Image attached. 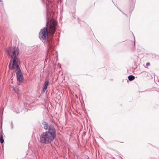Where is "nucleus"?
I'll list each match as a JSON object with an SVG mask.
<instances>
[{"label":"nucleus","instance_id":"6","mask_svg":"<svg viewBox=\"0 0 159 159\" xmlns=\"http://www.w3.org/2000/svg\"><path fill=\"white\" fill-rule=\"evenodd\" d=\"M43 127L44 128V129L45 130H49V126L51 125H48V123L45 122H44L43 123Z\"/></svg>","mask_w":159,"mask_h":159},{"label":"nucleus","instance_id":"5","mask_svg":"<svg viewBox=\"0 0 159 159\" xmlns=\"http://www.w3.org/2000/svg\"><path fill=\"white\" fill-rule=\"evenodd\" d=\"M14 69H16V77L18 80L20 82H22L23 80V77L20 68L19 64L16 65L12 70Z\"/></svg>","mask_w":159,"mask_h":159},{"label":"nucleus","instance_id":"4","mask_svg":"<svg viewBox=\"0 0 159 159\" xmlns=\"http://www.w3.org/2000/svg\"><path fill=\"white\" fill-rule=\"evenodd\" d=\"M48 31L47 28H44L41 30L39 33V37L44 42L45 44L47 45L49 48H52V45L50 43L48 39Z\"/></svg>","mask_w":159,"mask_h":159},{"label":"nucleus","instance_id":"9","mask_svg":"<svg viewBox=\"0 0 159 159\" xmlns=\"http://www.w3.org/2000/svg\"><path fill=\"white\" fill-rule=\"evenodd\" d=\"M0 142L1 143H3L4 140L3 139V136H0Z\"/></svg>","mask_w":159,"mask_h":159},{"label":"nucleus","instance_id":"10","mask_svg":"<svg viewBox=\"0 0 159 159\" xmlns=\"http://www.w3.org/2000/svg\"><path fill=\"white\" fill-rule=\"evenodd\" d=\"M3 132L2 130H1L0 132V136H3Z\"/></svg>","mask_w":159,"mask_h":159},{"label":"nucleus","instance_id":"8","mask_svg":"<svg viewBox=\"0 0 159 159\" xmlns=\"http://www.w3.org/2000/svg\"><path fill=\"white\" fill-rule=\"evenodd\" d=\"M128 78L129 80L132 81L134 79L135 77L133 75H130L128 77Z\"/></svg>","mask_w":159,"mask_h":159},{"label":"nucleus","instance_id":"14","mask_svg":"<svg viewBox=\"0 0 159 159\" xmlns=\"http://www.w3.org/2000/svg\"><path fill=\"white\" fill-rule=\"evenodd\" d=\"M0 2H2V0H0Z\"/></svg>","mask_w":159,"mask_h":159},{"label":"nucleus","instance_id":"7","mask_svg":"<svg viewBox=\"0 0 159 159\" xmlns=\"http://www.w3.org/2000/svg\"><path fill=\"white\" fill-rule=\"evenodd\" d=\"M49 81L48 80L46 81L44 85L43 89H46L48 86V85Z\"/></svg>","mask_w":159,"mask_h":159},{"label":"nucleus","instance_id":"12","mask_svg":"<svg viewBox=\"0 0 159 159\" xmlns=\"http://www.w3.org/2000/svg\"><path fill=\"white\" fill-rule=\"evenodd\" d=\"M150 63L149 62H147V63H146V66H149L150 65Z\"/></svg>","mask_w":159,"mask_h":159},{"label":"nucleus","instance_id":"11","mask_svg":"<svg viewBox=\"0 0 159 159\" xmlns=\"http://www.w3.org/2000/svg\"><path fill=\"white\" fill-rule=\"evenodd\" d=\"M11 128L12 129H13V123L12 122H11Z\"/></svg>","mask_w":159,"mask_h":159},{"label":"nucleus","instance_id":"3","mask_svg":"<svg viewBox=\"0 0 159 159\" xmlns=\"http://www.w3.org/2000/svg\"><path fill=\"white\" fill-rule=\"evenodd\" d=\"M19 50L18 48L15 47H10L8 49L7 52L9 56L11 58H13L12 66L10 67L11 63H10L9 66L10 68L12 70L15 66L16 64H19V61L16 56L19 53Z\"/></svg>","mask_w":159,"mask_h":159},{"label":"nucleus","instance_id":"1","mask_svg":"<svg viewBox=\"0 0 159 159\" xmlns=\"http://www.w3.org/2000/svg\"><path fill=\"white\" fill-rule=\"evenodd\" d=\"M43 3L46 5L47 9V26L50 21L49 26L48 28V31L51 35H53L55 33L56 29V26L57 25V22L53 19H51L50 12L49 11V8L52 6V2L51 0H42Z\"/></svg>","mask_w":159,"mask_h":159},{"label":"nucleus","instance_id":"13","mask_svg":"<svg viewBox=\"0 0 159 159\" xmlns=\"http://www.w3.org/2000/svg\"><path fill=\"white\" fill-rule=\"evenodd\" d=\"M43 92H45V90H43Z\"/></svg>","mask_w":159,"mask_h":159},{"label":"nucleus","instance_id":"2","mask_svg":"<svg viewBox=\"0 0 159 159\" xmlns=\"http://www.w3.org/2000/svg\"><path fill=\"white\" fill-rule=\"evenodd\" d=\"M56 130L53 125L49 126V130L43 133L40 136V142L43 144H48L51 142L56 136Z\"/></svg>","mask_w":159,"mask_h":159}]
</instances>
